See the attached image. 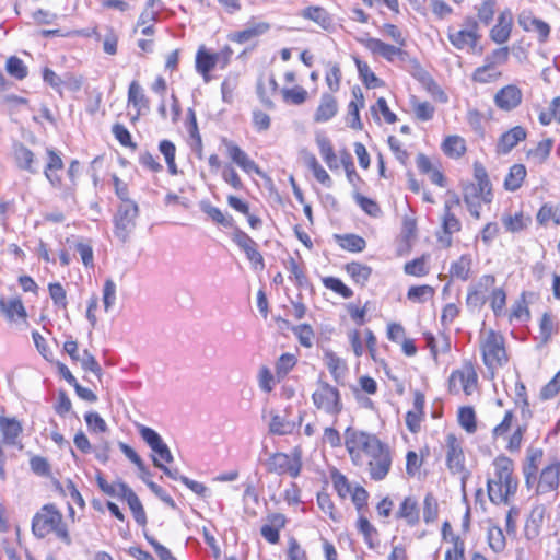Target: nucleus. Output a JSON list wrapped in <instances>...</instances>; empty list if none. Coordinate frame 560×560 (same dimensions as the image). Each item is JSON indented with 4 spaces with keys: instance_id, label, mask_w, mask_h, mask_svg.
<instances>
[{
    "instance_id": "f257e3e1",
    "label": "nucleus",
    "mask_w": 560,
    "mask_h": 560,
    "mask_svg": "<svg viewBox=\"0 0 560 560\" xmlns=\"http://www.w3.org/2000/svg\"><path fill=\"white\" fill-rule=\"evenodd\" d=\"M513 462L506 456L493 460V472L488 478V495L492 503H508L510 497L517 490V479L513 475Z\"/></svg>"
},
{
    "instance_id": "f03ea898",
    "label": "nucleus",
    "mask_w": 560,
    "mask_h": 560,
    "mask_svg": "<svg viewBox=\"0 0 560 560\" xmlns=\"http://www.w3.org/2000/svg\"><path fill=\"white\" fill-rule=\"evenodd\" d=\"M32 532L37 538L54 534L66 545L71 544V537L61 512L51 503L45 504L35 513L32 520Z\"/></svg>"
},
{
    "instance_id": "7ed1b4c3",
    "label": "nucleus",
    "mask_w": 560,
    "mask_h": 560,
    "mask_svg": "<svg viewBox=\"0 0 560 560\" xmlns=\"http://www.w3.org/2000/svg\"><path fill=\"white\" fill-rule=\"evenodd\" d=\"M345 445L353 464L361 466L384 444L374 434L348 428Z\"/></svg>"
},
{
    "instance_id": "20e7f679",
    "label": "nucleus",
    "mask_w": 560,
    "mask_h": 560,
    "mask_svg": "<svg viewBox=\"0 0 560 560\" xmlns=\"http://www.w3.org/2000/svg\"><path fill=\"white\" fill-rule=\"evenodd\" d=\"M479 348L485 365L491 371L503 366L509 361L504 337L493 329L480 331Z\"/></svg>"
},
{
    "instance_id": "39448f33",
    "label": "nucleus",
    "mask_w": 560,
    "mask_h": 560,
    "mask_svg": "<svg viewBox=\"0 0 560 560\" xmlns=\"http://www.w3.org/2000/svg\"><path fill=\"white\" fill-rule=\"evenodd\" d=\"M312 400L317 409L331 416H337L343 408L339 389L323 380L317 381Z\"/></svg>"
},
{
    "instance_id": "423d86ee",
    "label": "nucleus",
    "mask_w": 560,
    "mask_h": 560,
    "mask_svg": "<svg viewBox=\"0 0 560 560\" xmlns=\"http://www.w3.org/2000/svg\"><path fill=\"white\" fill-rule=\"evenodd\" d=\"M232 55L233 50L229 46L218 52H210L205 46H200L196 54V70L208 83L211 80L210 71L217 66L224 69L230 63Z\"/></svg>"
},
{
    "instance_id": "0eeeda50",
    "label": "nucleus",
    "mask_w": 560,
    "mask_h": 560,
    "mask_svg": "<svg viewBox=\"0 0 560 560\" xmlns=\"http://www.w3.org/2000/svg\"><path fill=\"white\" fill-rule=\"evenodd\" d=\"M139 208L136 202L120 203L114 215V234L121 242L126 243L136 229Z\"/></svg>"
},
{
    "instance_id": "6e6552de",
    "label": "nucleus",
    "mask_w": 560,
    "mask_h": 560,
    "mask_svg": "<svg viewBox=\"0 0 560 560\" xmlns=\"http://www.w3.org/2000/svg\"><path fill=\"white\" fill-rule=\"evenodd\" d=\"M478 386V375L474 365L469 362L464 363L459 369L453 371L448 378V389L452 394L464 393L467 396L472 395Z\"/></svg>"
},
{
    "instance_id": "1a4fd4ad",
    "label": "nucleus",
    "mask_w": 560,
    "mask_h": 560,
    "mask_svg": "<svg viewBox=\"0 0 560 560\" xmlns=\"http://www.w3.org/2000/svg\"><path fill=\"white\" fill-rule=\"evenodd\" d=\"M479 38L478 23L472 18L465 19L460 30L448 28V39L457 49L472 50Z\"/></svg>"
},
{
    "instance_id": "9d476101",
    "label": "nucleus",
    "mask_w": 560,
    "mask_h": 560,
    "mask_svg": "<svg viewBox=\"0 0 560 560\" xmlns=\"http://www.w3.org/2000/svg\"><path fill=\"white\" fill-rule=\"evenodd\" d=\"M267 468L270 472L296 478L302 469L301 453L298 451L291 454L276 453L269 457Z\"/></svg>"
},
{
    "instance_id": "9b49d317",
    "label": "nucleus",
    "mask_w": 560,
    "mask_h": 560,
    "mask_svg": "<svg viewBox=\"0 0 560 560\" xmlns=\"http://www.w3.org/2000/svg\"><path fill=\"white\" fill-rule=\"evenodd\" d=\"M495 278L492 275H483L477 282L468 288L466 304L469 308L476 310L485 305L493 290Z\"/></svg>"
},
{
    "instance_id": "f8f14e48",
    "label": "nucleus",
    "mask_w": 560,
    "mask_h": 560,
    "mask_svg": "<svg viewBox=\"0 0 560 560\" xmlns=\"http://www.w3.org/2000/svg\"><path fill=\"white\" fill-rule=\"evenodd\" d=\"M137 429L142 440L155 454L154 457L159 458L161 463H172L174 460L168 446L164 443L163 439L155 430L143 424H137Z\"/></svg>"
},
{
    "instance_id": "ddd939ff",
    "label": "nucleus",
    "mask_w": 560,
    "mask_h": 560,
    "mask_svg": "<svg viewBox=\"0 0 560 560\" xmlns=\"http://www.w3.org/2000/svg\"><path fill=\"white\" fill-rule=\"evenodd\" d=\"M365 463L368 464L371 479L376 481L383 480L392 467V456L388 447L384 444Z\"/></svg>"
},
{
    "instance_id": "4468645a",
    "label": "nucleus",
    "mask_w": 560,
    "mask_h": 560,
    "mask_svg": "<svg viewBox=\"0 0 560 560\" xmlns=\"http://www.w3.org/2000/svg\"><path fill=\"white\" fill-rule=\"evenodd\" d=\"M371 54L374 56L383 57L385 60L393 62L400 58L404 54L402 49L398 46L389 45L383 40L370 36H363L358 39Z\"/></svg>"
},
{
    "instance_id": "2eb2a0df",
    "label": "nucleus",
    "mask_w": 560,
    "mask_h": 560,
    "mask_svg": "<svg viewBox=\"0 0 560 560\" xmlns=\"http://www.w3.org/2000/svg\"><path fill=\"white\" fill-rule=\"evenodd\" d=\"M523 101V92L516 84H508L497 91L493 97L495 106L504 112L517 108Z\"/></svg>"
},
{
    "instance_id": "dca6fc26",
    "label": "nucleus",
    "mask_w": 560,
    "mask_h": 560,
    "mask_svg": "<svg viewBox=\"0 0 560 560\" xmlns=\"http://www.w3.org/2000/svg\"><path fill=\"white\" fill-rule=\"evenodd\" d=\"M233 242L243 249L247 259L252 262L255 269H264V258L257 250L256 242L249 237L245 232L236 230L232 236Z\"/></svg>"
},
{
    "instance_id": "f3484780",
    "label": "nucleus",
    "mask_w": 560,
    "mask_h": 560,
    "mask_svg": "<svg viewBox=\"0 0 560 560\" xmlns=\"http://www.w3.org/2000/svg\"><path fill=\"white\" fill-rule=\"evenodd\" d=\"M222 144L225 147L226 153L232 162H234L245 173H255L261 175V171L258 165L236 143L226 138H223Z\"/></svg>"
},
{
    "instance_id": "a211bd4d",
    "label": "nucleus",
    "mask_w": 560,
    "mask_h": 560,
    "mask_svg": "<svg viewBox=\"0 0 560 560\" xmlns=\"http://www.w3.org/2000/svg\"><path fill=\"white\" fill-rule=\"evenodd\" d=\"M560 483V462L553 460L547 465L540 472L536 492L545 494L548 492L557 491Z\"/></svg>"
},
{
    "instance_id": "6ab92c4d",
    "label": "nucleus",
    "mask_w": 560,
    "mask_h": 560,
    "mask_svg": "<svg viewBox=\"0 0 560 560\" xmlns=\"http://www.w3.org/2000/svg\"><path fill=\"white\" fill-rule=\"evenodd\" d=\"M446 464L451 472L459 474L465 468V456L462 443L454 434L446 436Z\"/></svg>"
},
{
    "instance_id": "aec40b11",
    "label": "nucleus",
    "mask_w": 560,
    "mask_h": 560,
    "mask_svg": "<svg viewBox=\"0 0 560 560\" xmlns=\"http://www.w3.org/2000/svg\"><path fill=\"white\" fill-rule=\"evenodd\" d=\"M0 432L2 435V443L4 445L16 446L20 444V435L23 432L22 423L15 417L0 416Z\"/></svg>"
},
{
    "instance_id": "412c9836",
    "label": "nucleus",
    "mask_w": 560,
    "mask_h": 560,
    "mask_svg": "<svg viewBox=\"0 0 560 560\" xmlns=\"http://www.w3.org/2000/svg\"><path fill=\"white\" fill-rule=\"evenodd\" d=\"M13 158L16 166L31 174H37L39 163L33 151L22 143H16L13 148Z\"/></svg>"
},
{
    "instance_id": "4be33fe9",
    "label": "nucleus",
    "mask_w": 560,
    "mask_h": 560,
    "mask_svg": "<svg viewBox=\"0 0 560 560\" xmlns=\"http://www.w3.org/2000/svg\"><path fill=\"white\" fill-rule=\"evenodd\" d=\"M0 312L10 322H25L27 318L26 310L19 296L0 298Z\"/></svg>"
},
{
    "instance_id": "5701e85b",
    "label": "nucleus",
    "mask_w": 560,
    "mask_h": 560,
    "mask_svg": "<svg viewBox=\"0 0 560 560\" xmlns=\"http://www.w3.org/2000/svg\"><path fill=\"white\" fill-rule=\"evenodd\" d=\"M396 517L406 522L407 525L413 527L420 522V509L418 500L415 497H406L396 512Z\"/></svg>"
},
{
    "instance_id": "b1692460",
    "label": "nucleus",
    "mask_w": 560,
    "mask_h": 560,
    "mask_svg": "<svg viewBox=\"0 0 560 560\" xmlns=\"http://www.w3.org/2000/svg\"><path fill=\"white\" fill-rule=\"evenodd\" d=\"M513 25V15L510 10H504L500 13L497 24L490 32L491 39L497 44L505 43L511 35Z\"/></svg>"
},
{
    "instance_id": "393cba45",
    "label": "nucleus",
    "mask_w": 560,
    "mask_h": 560,
    "mask_svg": "<svg viewBox=\"0 0 560 560\" xmlns=\"http://www.w3.org/2000/svg\"><path fill=\"white\" fill-rule=\"evenodd\" d=\"M119 489L121 499L126 500V502L128 503L136 522L139 525H144L147 523V515L138 495L133 492L131 488H129L127 483H120Z\"/></svg>"
},
{
    "instance_id": "a878e982",
    "label": "nucleus",
    "mask_w": 560,
    "mask_h": 560,
    "mask_svg": "<svg viewBox=\"0 0 560 560\" xmlns=\"http://www.w3.org/2000/svg\"><path fill=\"white\" fill-rule=\"evenodd\" d=\"M300 16L313 21L325 31H329L334 26L332 16L322 7L310 5L300 12Z\"/></svg>"
},
{
    "instance_id": "bb28decb",
    "label": "nucleus",
    "mask_w": 560,
    "mask_h": 560,
    "mask_svg": "<svg viewBox=\"0 0 560 560\" xmlns=\"http://www.w3.org/2000/svg\"><path fill=\"white\" fill-rule=\"evenodd\" d=\"M47 163L44 170L45 177L56 188L61 187V178L57 175L58 171L63 168V162L59 154L52 150L47 149Z\"/></svg>"
},
{
    "instance_id": "cd10ccee",
    "label": "nucleus",
    "mask_w": 560,
    "mask_h": 560,
    "mask_svg": "<svg viewBox=\"0 0 560 560\" xmlns=\"http://www.w3.org/2000/svg\"><path fill=\"white\" fill-rule=\"evenodd\" d=\"M315 142L318 147L320 156L323 158L324 162L327 164L329 170H338L339 160L334 151V147L329 138L323 132H317L315 136Z\"/></svg>"
},
{
    "instance_id": "c85d7f7f",
    "label": "nucleus",
    "mask_w": 560,
    "mask_h": 560,
    "mask_svg": "<svg viewBox=\"0 0 560 560\" xmlns=\"http://www.w3.org/2000/svg\"><path fill=\"white\" fill-rule=\"evenodd\" d=\"M526 130L521 126H515L504 132L497 144L498 152L506 154L515 148L521 141L525 140Z\"/></svg>"
},
{
    "instance_id": "c756f323",
    "label": "nucleus",
    "mask_w": 560,
    "mask_h": 560,
    "mask_svg": "<svg viewBox=\"0 0 560 560\" xmlns=\"http://www.w3.org/2000/svg\"><path fill=\"white\" fill-rule=\"evenodd\" d=\"M128 103L136 109L132 120H137L140 115L149 112V101L142 92L141 86L136 82H131L128 91Z\"/></svg>"
},
{
    "instance_id": "7c9ffc66",
    "label": "nucleus",
    "mask_w": 560,
    "mask_h": 560,
    "mask_svg": "<svg viewBox=\"0 0 560 560\" xmlns=\"http://www.w3.org/2000/svg\"><path fill=\"white\" fill-rule=\"evenodd\" d=\"M518 24L526 32H536L539 36L540 42H545L549 36V33H550L549 25L546 22L532 16L530 14H527V13L520 14Z\"/></svg>"
},
{
    "instance_id": "2f4dec72",
    "label": "nucleus",
    "mask_w": 560,
    "mask_h": 560,
    "mask_svg": "<svg viewBox=\"0 0 560 560\" xmlns=\"http://www.w3.org/2000/svg\"><path fill=\"white\" fill-rule=\"evenodd\" d=\"M324 362L335 382L343 384L348 371L346 362L331 351H326L324 353Z\"/></svg>"
},
{
    "instance_id": "473e14b6",
    "label": "nucleus",
    "mask_w": 560,
    "mask_h": 560,
    "mask_svg": "<svg viewBox=\"0 0 560 560\" xmlns=\"http://www.w3.org/2000/svg\"><path fill=\"white\" fill-rule=\"evenodd\" d=\"M337 110L338 106L336 98L330 94H323L319 105L314 114V120L316 122H326L337 114Z\"/></svg>"
},
{
    "instance_id": "72a5a7b5",
    "label": "nucleus",
    "mask_w": 560,
    "mask_h": 560,
    "mask_svg": "<svg viewBox=\"0 0 560 560\" xmlns=\"http://www.w3.org/2000/svg\"><path fill=\"white\" fill-rule=\"evenodd\" d=\"M472 266V257L469 254L462 255L457 260L453 261L450 267L452 278L467 281L470 277Z\"/></svg>"
},
{
    "instance_id": "f704fd0d",
    "label": "nucleus",
    "mask_w": 560,
    "mask_h": 560,
    "mask_svg": "<svg viewBox=\"0 0 560 560\" xmlns=\"http://www.w3.org/2000/svg\"><path fill=\"white\" fill-rule=\"evenodd\" d=\"M542 457V450L529 447L527 450L526 463L524 465V477L526 485L529 486L532 481L536 479V472L538 469V463Z\"/></svg>"
},
{
    "instance_id": "c9c22d12",
    "label": "nucleus",
    "mask_w": 560,
    "mask_h": 560,
    "mask_svg": "<svg viewBox=\"0 0 560 560\" xmlns=\"http://www.w3.org/2000/svg\"><path fill=\"white\" fill-rule=\"evenodd\" d=\"M501 75L502 72L499 70V68L492 67L485 62L482 66L475 69L471 74V80L480 84H488L498 81Z\"/></svg>"
},
{
    "instance_id": "e433bc0d",
    "label": "nucleus",
    "mask_w": 560,
    "mask_h": 560,
    "mask_svg": "<svg viewBox=\"0 0 560 560\" xmlns=\"http://www.w3.org/2000/svg\"><path fill=\"white\" fill-rule=\"evenodd\" d=\"M503 226L511 233L520 232L528 226L530 217L517 211L514 214H504L501 219Z\"/></svg>"
},
{
    "instance_id": "4c0bfd02",
    "label": "nucleus",
    "mask_w": 560,
    "mask_h": 560,
    "mask_svg": "<svg viewBox=\"0 0 560 560\" xmlns=\"http://www.w3.org/2000/svg\"><path fill=\"white\" fill-rule=\"evenodd\" d=\"M269 30V25L267 23H258L256 25L249 26L241 32H235L229 36L232 42L244 44L249 42L250 39L266 33Z\"/></svg>"
},
{
    "instance_id": "58836bf2",
    "label": "nucleus",
    "mask_w": 560,
    "mask_h": 560,
    "mask_svg": "<svg viewBox=\"0 0 560 560\" xmlns=\"http://www.w3.org/2000/svg\"><path fill=\"white\" fill-rule=\"evenodd\" d=\"M526 176V168L522 164H514L510 167L509 174L504 180V187L506 190L515 191L517 190Z\"/></svg>"
},
{
    "instance_id": "ea45409f",
    "label": "nucleus",
    "mask_w": 560,
    "mask_h": 560,
    "mask_svg": "<svg viewBox=\"0 0 560 560\" xmlns=\"http://www.w3.org/2000/svg\"><path fill=\"white\" fill-rule=\"evenodd\" d=\"M475 178L477 180V192L481 195L485 202L491 201L490 183L486 170L480 164H475Z\"/></svg>"
},
{
    "instance_id": "a19ab883",
    "label": "nucleus",
    "mask_w": 560,
    "mask_h": 560,
    "mask_svg": "<svg viewBox=\"0 0 560 560\" xmlns=\"http://www.w3.org/2000/svg\"><path fill=\"white\" fill-rule=\"evenodd\" d=\"M346 271L360 285H364L372 273V269L369 266L360 262L347 264Z\"/></svg>"
},
{
    "instance_id": "79ce46f5",
    "label": "nucleus",
    "mask_w": 560,
    "mask_h": 560,
    "mask_svg": "<svg viewBox=\"0 0 560 560\" xmlns=\"http://www.w3.org/2000/svg\"><path fill=\"white\" fill-rule=\"evenodd\" d=\"M442 149L448 156L459 158L466 151L465 140L459 136H448L444 140Z\"/></svg>"
},
{
    "instance_id": "37998d69",
    "label": "nucleus",
    "mask_w": 560,
    "mask_h": 560,
    "mask_svg": "<svg viewBox=\"0 0 560 560\" xmlns=\"http://www.w3.org/2000/svg\"><path fill=\"white\" fill-rule=\"evenodd\" d=\"M295 425L296 424L294 421H290L287 418L279 415H272L269 423V431L273 434L287 435L291 434L294 431Z\"/></svg>"
},
{
    "instance_id": "c03bdc74",
    "label": "nucleus",
    "mask_w": 560,
    "mask_h": 560,
    "mask_svg": "<svg viewBox=\"0 0 560 560\" xmlns=\"http://www.w3.org/2000/svg\"><path fill=\"white\" fill-rule=\"evenodd\" d=\"M465 203L467 205L468 211L472 217L476 219L480 218V207L481 203H486L483 199L481 198V195L477 192L476 187H470L466 189L465 196H464Z\"/></svg>"
},
{
    "instance_id": "a18cd8bd",
    "label": "nucleus",
    "mask_w": 560,
    "mask_h": 560,
    "mask_svg": "<svg viewBox=\"0 0 560 560\" xmlns=\"http://www.w3.org/2000/svg\"><path fill=\"white\" fill-rule=\"evenodd\" d=\"M537 221L541 225H546L549 222H553L556 225L560 224V208L552 207L548 203L544 205L536 217Z\"/></svg>"
},
{
    "instance_id": "49530a36",
    "label": "nucleus",
    "mask_w": 560,
    "mask_h": 560,
    "mask_svg": "<svg viewBox=\"0 0 560 560\" xmlns=\"http://www.w3.org/2000/svg\"><path fill=\"white\" fill-rule=\"evenodd\" d=\"M434 294V289L431 285H415L410 287L407 292V298L416 303H423L431 299Z\"/></svg>"
},
{
    "instance_id": "de8ad7c7",
    "label": "nucleus",
    "mask_w": 560,
    "mask_h": 560,
    "mask_svg": "<svg viewBox=\"0 0 560 560\" xmlns=\"http://www.w3.org/2000/svg\"><path fill=\"white\" fill-rule=\"evenodd\" d=\"M411 105L417 119L421 121H428L433 118L435 108L431 103L420 102L413 97L411 100Z\"/></svg>"
},
{
    "instance_id": "09e8293b",
    "label": "nucleus",
    "mask_w": 560,
    "mask_h": 560,
    "mask_svg": "<svg viewBox=\"0 0 560 560\" xmlns=\"http://www.w3.org/2000/svg\"><path fill=\"white\" fill-rule=\"evenodd\" d=\"M358 72L368 88H376L380 85V79L370 69L369 65L358 58L354 59Z\"/></svg>"
},
{
    "instance_id": "8fccbe9b",
    "label": "nucleus",
    "mask_w": 560,
    "mask_h": 560,
    "mask_svg": "<svg viewBox=\"0 0 560 560\" xmlns=\"http://www.w3.org/2000/svg\"><path fill=\"white\" fill-rule=\"evenodd\" d=\"M439 504L432 493H427L423 500V521L429 524L438 518Z\"/></svg>"
},
{
    "instance_id": "3c124183",
    "label": "nucleus",
    "mask_w": 560,
    "mask_h": 560,
    "mask_svg": "<svg viewBox=\"0 0 560 560\" xmlns=\"http://www.w3.org/2000/svg\"><path fill=\"white\" fill-rule=\"evenodd\" d=\"M238 85V75L229 73L221 84L222 100L225 103H231L234 97V91Z\"/></svg>"
},
{
    "instance_id": "603ef678",
    "label": "nucleus",
    "mask_w": 560,
    "mask_h": 560,
    "mask_svg": "<svg viewBox=\"0 0 560 560\" xmlns=\"http://www.w3.org/2000/svg\"><path fill=\"white\" fill-rule=\"evenodd\" d=\"M552 148V140L545 139L540 141L535 149L528 151V156L536 163H542L549 156Z\"/></svg>"
},
{
    "instance_id": "864d4df0",
    "label": "nucleus",
    "mask_w": 560,
    "mask_h": 560,
    "mask_svg": "<svg viewBox=\"0 0 560 560\" xmlns=\"http://www.w3.org/2000/svg\"><path fill=\"white\" fill-rule=\"evenodd\" d=\"M5 69L10 75L18 80H22L27 75L26 66L20 58L15 56H12L7 60Z\"/></svg>"
},
{
    "instance_id": "5fc2aeb1",
    "label": "nucleus",
    "mask_w": 560,
    "mask_h": 560,
    "mask_svg": "<svg viewBox=\"0 0 560 560\" xmlns=\"http://www.w3.org/2000/svg\"><path fill=\"white\" fill-rule=\"evenodd\" d=\"M323 283L327 289L332 290L345 299H349L353 295V291L338 278L326 277L323 279Z\"/></svg>"
},
{
    "instance_id": "6e6d98bb",
    "label": "nucleus",
    "mask_w": 560,
    "mask_h": 560,
    "mask_svg": "<svg viewBox=\"0 0 560 560\" xmlns=\"http://www.w3.org/2000/svg\"><path fill=\"white\" fill-rule=\"evenodd\" d=\"M283 100L288 103L300 105L307 98V91L302 86L282 90Z\"/></svg>"
},
{
    "instance_id": "4d7b16f0",
    "label": "nucleus",
    "mask_w": 560,
    "mask_h": 560,
    "mask_svg": "<svg viewBox=\"0 0 560 560\" xmlns=\"http://www.w3.org/2000/svg\"><path fill=\"white\" fill-rule=\"evenodd\" d=\"M116 283L112 279H106L103 287V304L104 311L107 313L116 303Z\"/></svg>"
},
{
    "instance_id": "13d9d810",
    "label": "nucleus",
    "mask_w": 560,
    "mask_h": 560,
    "mask_svg": "<svg viewBox=\"0 0 560 560\" xmlns=\"http://www.w3.org/2000/svg\"><path fill=\"white\" fill-rule=\"evenodd\" d=\"M296 364L295 355L291 353L282 354L276 363V374L279 378L284 377Z\"/></svg>"
},
{
    "instance_id": "bf43d9fd",
    "label": "nucleus",
    "mask_w": 560,
    "mask_h": 560,
    "mask_svg": "<svg viewBox=\"0 0 560 560\" xmlns=\"http://www.w3.org/2000/svg\"><path fill=\"white\" fill-rule=\"evenodd\" d=\"M96 483L98 486V488L107 495L109 497H118V498H121V494H120V489H119V485L120 483H125L124 481L121 480H118L114 483H109L107 482V480L103 477L102 472L98 471L96 474Z\"/></svg>"
},
{
    "instance_id": "052dcab7",
    "label": "nucleus",
    "mask_w": 560,
    "mask_h": 560,
    "mask_svg": "<svg viewBox=\"0 0 560 560\" xmlns=\"http://www.w3.org/2000/svg\"><path fill=\"white\" fill-rule=\"evenodd\" d=\"M332 485L341 499L347 498L353 490L345 475L336 471L331 476Z\"/></svg>"
},
{
    "instance_id": "680f3d73",
    "label": "nucleus",
    "mask_w": 560,
    "mask_h": 560,
    "mask_svg": "<svg viewBox=\"0 0 560 560\" xmlns=\"http://www.w3.org/2000/svg\"><path fill=\"white\" fill-rule=\"evenodd\" d=\"M458 421L467 432L476 430V416L471 407H463L458 412Z\"/></svg>"
},
{
    "instance_id": "e2e57ef3",
    "label": "nucleus",
    "mask_w": 560,
    "mask_h": 560,
    "mask_svg": "<svg viewBox=\"0 0 560 560\" xmlns=\"http://www.w3.org/2000/svg\"><path fill=\"white\" fill-rule=\"evenodd\" d=\"M525 432H526V425L518 424L515 428V430L513 431V433L509 438H506L508 443H506L505 447L510 453L520 452Z\"/></svg>"
},
{
    "instance_id": "0e129e2a",
    "label": "nucleus",
    "mask_w": 560,
    "mask_h": 560,
    "mask_svg": "<svg viewBox=\"0 0 560 560\" xmlns=\"http://www.w3.org/2000/svg\"><path fill=\"white\" fill-rule=\"evenodd\" d=\"M81 366L85 371H90L93 374H95L97 377H101L102 374V368L100 366L98 362L94 358L93 354H91L88 350H84L80 358L78 359Z\"/></svg>"
},
{
    "instance_id": "69168bd1",
    "label": "nucleus",
    "mask_w": 560,
    "mask_h": 560,
    "mask_svg": "<svg viewBox=\"0 0 560 560\" xmlns=\"http://www.w3.org/2000/svg\"><path fill=\"white\" fill-rule=\"evenodd\" d=\"M200 209L206 214H208L214 222L222 224L224 226H229L231 224V222L225 218L223 212L219 208L212 206L210 202L201 201Z\"/></svg>"
},
{
    "instance_id": "338daca9",
    "label": "nucleus",
    "mask_w": 560,
    "mask_h": 560,
    "mask_svg": "<svg viewBox=\"0 0 560 560\" xmlns=\"http://www.w3.org/2000/svg\"><path fill=\"white\" fill-rule=\"evenodd\" d=\"M404 270L407 275L422 277L428 275L425 258L420 257L405 264Z\"/></svg>"
},
{
    "instance_id": "774afa93",
    "label": "nucleus",
    "mask_w": 560,
    "mask_h": 560,
    "mask_svg": "<svg viewBox=\"0 0 560 560\" xmlns=\"http://www.w3.org/2000/svg\"><path fill=\"white\" fill-rule=\"evenodd\" d=\"M48 291L54 304L66 308L67 306V294L66 290L59 282L49 283Z\"/></svg>"
}]
</instances>
